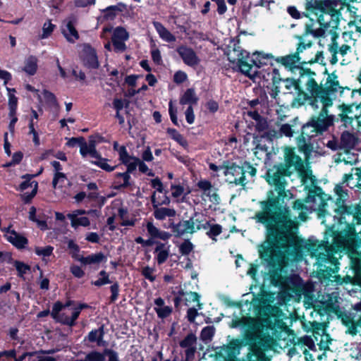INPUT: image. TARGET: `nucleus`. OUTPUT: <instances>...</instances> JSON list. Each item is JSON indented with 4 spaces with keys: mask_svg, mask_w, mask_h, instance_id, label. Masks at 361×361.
Masks as SVG:
<instances>
[{
    "mask_svg": "<svg viewBox=\"0 0 361 361\" xmlns=\"http://www.w3.org/2000/svg\"><path fill=\"white\" fill-rule=\"evenodd\" d=\"M296 171L302 178H306L307 173L304 161L295 152V149L287 147L284 150V162L274 164L268 169L263 176L267 183L274 186L278 195L274 197L271 190L268 192L267 199L259 202L261 209L257 212L254 219L256 222L265 228V235L279 236H298L299 223L292 216L291 210L284 200L293 197L289 190H286L288 184L286 177H290Z\"/></svg>",
    "mask_w": 361,
    "mask_h": 361,
    "instance_id": "f257e3e1",
    "label": "nucleus"
},
{
    "mask_svg": "<svg viewBox=\"0 0 361 361\" xmlns=\"http://www.w3.org/2000/svg\"><path fill=\"white\" fill-rule=\"evenodd\" d=\"M301 250L298 236L265 235V240L259 245V258L269 267V276L271 285L283 286L286 277L282 275L290 257H295Z\"/></svg>",
    "mask_w": 361,
    "mask_h": 361,
    "instance_id": "f03ea898",
    "label": "nucleus"
},
{
    "mask_svg": "<svg viewBox=\"0 0 361 361\" xmlns=\"http://www.w3.org/2000/svg\"><path fill=\"white\" fill-rule=\"evenodd\" d=\"M307 250L311 252L312 256L316 257L317 259V275L319 279H329L332 274L338 271L339 262L334 256V248L329 243L326 231L322 241H310L307 244Z\"/></svg>",
    "mask_w": 361,
    "mask_h": 361,
    "instance_id": "7ed1b4c3",
    "label": "nucleus"
},
{
    "mask_svg": "<svg viewBox=\"0 0 361 361\" xmlns=\"http://www.w3.org/2000/svg\"><path fill=\"white\" fill-rule=\"evenodd\" d=\"M342 224L345 225V228L342 231L336 230L334 225L326 230L329 238H333L331 245L334 248L335 254L344 250L348 252L356 245L357 233L354 224H349V220H346V223Z\"/></svg>",
    "mask_w": 361,
    "mask_h": 361,
    "instance_id": "20e7f679",
    "label": "nucleus"
},
{
    "mask_svg": "<svg viewBox=\"0 0 361 361\" xmlns=\"http://www.w3.org/2000/svg\"><path fill=\"white\" fill-rule=\"evenodd\" d=\"M234 48L233 51L237 53V58L231 59L228 56V59L233 65V68L250 79L257 77L264 81L268 82L271 78V70L255 71L252 72V65L248 63L250 53L244 49Z\"/></svg>",
    "mask_w": 361,
    "mask_h": 361,
    "instance_id": "39448f33",
    "label": "nucleus"
},
{
    "mask_svg": "<svg viewBox=\"0 0 361 361\" xmlns=\"http://www.w3.org/2000/svg\"><path fill=\"white\" fill-rule=\"evenodd\" d=\"M334 312L341 319V323L347 329L345 333L352 336H356L361 329V314L341 311L338 306L334 307Z\"/></svg>",
    "mask_w": 361,
    "mask_h": 361,
    "instance_id": "423d86ee",
    "label": "nucleus"
},
{
    "mask_svg": "<svg viewBox=\"0 0 361 361\" xmlns=\"http://www.w3.org/2000/svg\"><path fill=\"white\" fill-rule=\"evenodd\" d=\"M67 247L69 250V254L71 257L76 261H79L83 265L99 264L106 261V257L102 252L92 254L87 257L80 256L79 255L80 247L72 239L68 241Z\"/></svg>",
    "mask_w": 361,
    "mask_h": 361,
    "instance_id": "0eeeda50",
    "label": "nucleus"
},
{
    "mask_svg": "<svg viewBox=\"0 0 361 361\" xmlns=\"http://www.w3.org/2000/svg\"><path fill=\"white\" fill-rule=\"evenodd\" d=\"M334 116H329L323 118L317 116H312L310 120L304 124L305 133H314V136L322 135L329 127L334 125Z\"/></svg>",
    "mask_w": 361,
    "mask_h": 361,
    "instance_id": "6e6552de",
    "label": "nucleus"
},
{
    "mask_svg": "<svg viewBox=\"0 0 361 361\" xmlns=\"http://www.w3.org/2000/svg\"><path fill=\"white\" fill-rule=\"evenodd\" d=\"M312 333L316 341H319L318 345L321 350H329V343L331 338L329 334L326 333L325 324L322 322H313L311 323Z\"/></svg>",
    "mask_w": 361,
    "mask_h": 361,
    "instance_id": "1a4fd4ad",
    "label": "nucleus"
},
{
    "mask_svg": "<svg viewBox=\"0 0 361 361\" xmlns=\"http://www.w3.org/2000/svg\"><path fill=\"white\" fill-rule=\"evenodd\" d=\"M140 159L135 157V158H133L131 161H128L127 164H125L127 168L125 172H117L114 174V178L123 179V184H119L115 187L116 190H121L130 188L134 184V181L131 180L130 174L133 173L136 170L137 167H138Z\"/></svg>",
    "mask_w": 361,
    "mask_h": 361,
    "instance_id": "9d476101",
    "label": "nucleus"
},
{
    "mask_svg": "<svg viewBox=\"0 0 361 361\" xmlns=\"http://www.w3.org/2000/svg\"><path fill=\"white\" fill-rule=\"evenodd\" d=\"M80 59L82 65L88 69H97L99 67L97 51L90 44L83 45Z\"/></svg>",
    "mask_w": 361,
    "mask_h": 361,
    "instance_id": "9b49d317",
    "label": "nucleus"
},
{
    "mask_svg": "<svg viewBox=\"0 0 361 361\" xmlns=\"http://www.w3.org/2000/svg\"><path fill=\"white\" fill-rule=\"evenodd\" d=\"M246 339L250 344V356L248 361H269L267 355L263 351L262 344L256 341L258 337L253 333H247Z\"/></svg>",
    "mask_w": 361,
    "mask_h": 361,
    "instance_id": "f8f14e48",
    "label": "nucleus"
},
{
    "mask_svg": "<svg viewBox=\"0 0 361 361\" xmlns=\"http://www.w3.org/2000/svg\"><path fill=\"white\" fill-rule=\"evenodd\" d=\"M224 166L225 169L224 173L225 176L232 175L235 176L234 179L231 181V183H235L236 185H245V176L244 175L243 166H239L235 162L224 161Z\"/></svg>",
    "mask_w": 361,
    "mask_h": 361,
    "instance_id": "ddd939ff",
    "label": "nucleus"
},
{
    "mask_svg": "<svg viewBox=\"0 0 361 361\" xmlns=\"http://www.w3.org/2000/svg\"><path fill=\"white\" fill-rule=\"evenodd\" d=\"M255 122V129L259 135H254L255 139L259 137L261 140L266 139L272 141L274 138L277 137V132L274 129L269 128V123L266 117L262 116Z\"/></svg>",
    "mask_w": 361,
    "mask_h": 361,
    "instance_id": "4468645a",
    "label": "nucleus"
},
{
    "mask_svg": "<svg viewBox=\"0 0 361 361\" xmlns=\"http://www.w3.org/2000/svg\"><path fill=\"white\" fill-rule=\"evenodd\" d=\"M169 228L171 229L176 238H180L185 233L192 234L195 232V221L193 216L188 220H182L176 224L173 221L170 222Z\"/></svg>",
    "mask_w": 361,
    "mask_h": 361,
    "instance_id": "2eb2a0df",
    "label": "nucleus"
},
{
    "mask_svg": "<svg viewBox=\"0 0 361 361\" xmlns=\"http://www.w3.org/2000/svg\"><path fill=\"white\" fill-rule=\"evenodd\" d=\"M176 51L183 63L190 67H195L200 62L196 52L191 47L181 44L177 47Z\"/></svg>",
    "mask_w": 361,
    "mask_h": 361,
    "instance_id": "dca6fc26",
    "label": "nucleus"
},
{
    "mask_svg": "<svg viewBox=\"0 0 361 361\" xmlns=\"http://www.w3.org/2000/svg\"><path fill=\"white\" fill-rule=\"evenodd\" d=\"M197 336L192 332L187 334V336L179 342V345L182 348H185V359L183 361H192L195 358L197 350Z\"/></svg>",
    "mask_w": 361,
    "mask_h": 361,
    "instance_id": "f3484780",
    "label": "nucleus"
},
{
    "mask_svg": "<svg viewBox=\"0 0 361 361\" xmlns=\"http://www.w3.org/2000/svg\"><path fill=\"white\" fill-rule=\"evenodd\" d=\"M307 90L310 92V96L308 99V104L314 109L318 108V101L320 99L322 91V85H318L314 78H309L306 83Z\"/></svg>",
    "mask_w": 361,
    "mask_h": 361,
    "instance_id": "a211bd4d",
    "label": "nucleus"
},
{
    "mask_svg": "<svg viewBox=\"0 0 361 361\" xmlns=\"http://www.w3.org/2000/svg\"><path fill=\"white\" fill-rule=\"evenodd\" d=\"M348 256L350 259V268L355 274V279L361 286V251L353 247L348 252Z\"/></svg>",
    "mask_w": 361,
    "mask_h": 361,
    "instance_id": "6ab92c4d",
    "label": "nucleus"
},
{
    "mask_svg": "<svg viewBox=\"0 0 361 361\" xmlns=\"http://www.w3.org/2000/svg\"><path fill=\"white\" fill-rule=\"evenodd\" d=\"M340 212L345 214V219L346 217L351 218V221L349 224H354V228L356 225H361V205H349V207H341L339 209Z\"/></svg>",
    "mask_w": 361,
    "mask_h": 361,
    "instance_id": "aec40b11",
    "label": "nucleus"
},
{
    "mask_svg": "<svg viewBox=\"0 0 361 361\" xmlns=\"http://www.w3.org/2000/svg\"><path fill=\"white\" fill-rule=\"evenodd\" d=\"M151 201L154 209L153 215L157 220H164L166 217H173L176 216V211L174 209L167 207H158L160 205L159 202H157L156 200V192H153Z\"/></svg>",
    "mask_w": 361,
    "mask_h": 361,
    "instance_id": "412c9836",
    "label": "nucleus"
},
{
    "mask_svg": "<svg viewBox=\"0 0 361 361\" xmlns=\"http://www.w3.org/2000/svg\"><path fill=\"white\" fill-rule=\"evenodd\" d=\"M304 126H302L301 133L296 139V144L300 152L306 154H310L312 151V147L310 144V140L314 137V133H304Z\"/></svg>",
    "mask_w": 361,
    "mask_h": 361,
    "instance_id": "4be33fe9",
    "label": "nucleus"
},
{
    "mask_svg": "<svg viewBox=\"0 0 361 361\" xmlns=\"http://www.w3.org/2000/svg\"><path fill=\"white\" fill-rule=\"evenodd\" d=\"M105 325L101 324V326L97 329H92L89 332L87 336L84 338V341H89L90 343H97L98 346H106L107 342L104 340L105 335Z\"/></svg>",
    "mask_w": 361,
    "mask_h": 361,
    "instance_id": "5701e85b",
    "label": "nucleus"
},
{
    "mask_svg": "<svg viewBox=\"0 0 361 361\" xmlns=\"http://www.w3.org/2000/svg\"><path fill=\"white\" fill-rule=\"evenodd\" d=\"M300 56H298V54H291L284 56H278L274 59L277 63L282 64L284 67L290 71L298 70V67L300 66Z\"/></svg>",
    "mask_w": 361,
    "mask_h": 361,
    "instance_id": "b1692460",
    "label": "nucleus"
},
{
    "mask_svg": "<svg viewBox=\"0 0 361 361\" xmlns=\"http://www.w3.org/2000/svg\"><path fill=\"white\" fill-rule=\"evenodd\" d=\"M276 57H274L271 54H265L263 51H255L252 54V59L250 60L251 63L253 66H256L257 68H261L263 66L270 64L273 66V63L271 62V60H274Z\"/></svg>",
    "mask_w": 361,
    "mask_h": 361,
    "instance_id": "393cba45",
    "label": "nucleus"
},
{
    "mask_svg": "<svg viewBox=\"0 0 361 361\" xmlns=\"http://www.w3.org/2000/svg\"><path fill=\"white\" fill-rule=\"evenodd\" d=\"M126 9V5L123 2H118L116 5L107 6L102 12L104 13L103 18L106 20H114L118 12H123Z\"/></svg>",
    "mask_w": 361,
    "mask_h": 361,
    "instance_id": "a878e982",
    "label": "nucleus"
},
{
    "mask_svg": "<svg viewBox=\"0 0 361 361\" xmlns=\"http://www.w3.org/2000/svg\"><path fill=\"white\" fill-rule=\"evenodd\" d=\"M146 228L148 235L153 239H160L164 241H167L171 238V234L167 231H161L157 228L152 221H148L146 225Z\"/></svg>",
    "mask_w": 361,
    "mask_h": 361,
    "instance_id": "bb28decb",
    "label": "nucleus"
},
{
    "mask_svg": "<svg viewBox=\"0 0 361 361\" xmlns=\"http://www.w3.org/2000/svg\"><path fill=\"white\" fill-rule=\"evenodd\" d=\"M6 239L14 247L19 250L25 248L26 245L28 244V239L15 230L11 231V235L7 236Z\"/></svg>",
    "mask_w": 361,
    "mask_h": 361,
    "instance_id": "cd10ccee",
    "label": "nucleus"
},
{
    "mask_svg": "<svg viewBox=\"0 0 361 361\" xmlns=\"http://www.w3.org/2000/svg\"><path fill=\"white\" fill-rule=\"evenodd\" d=\"M76 23V18L75 17L69 18L68 23L66 24V28L68 32H66V30L63 31V33L69 42H75V40L79 39V34L77 31L75 24Z\"/></svg>",
    "mask_w": 361,
    "mask_h": 361,
    "instance_id": "c85d7f7f",
    "label": "nucleus"
},
{
    "mask_svg": "<svg viewBox=\"0 0 361 361\" xmlns=\"http://www.w3.org/2000/svg\"><path fill=\"white\" fill-rule=\"evenodd\" d=\"M357 139L355 135L345 130L341 135L340 149H351L357 144Z\"/></svg>",
    "mask_w": 361,
    "mask_h": 361,
    "instance_id": "c756f323",
    "label": "nucleus"
},
{
    "mask_svg": "<svg viewBox=\"0 0 361 361\" xmlns=\"http://www.w3.org/2000/svg\"><path fill=\"white\" fill-rule=\"evenodd\" d=\"M153 25L162 39L167 42H173L176 41V37L169 31L161 23L154 21Z\"/></svg>",
    "mask_w": 361,
    "mask_h": 361,
    "instance_id": "7c9ffc66",
    "label": "nucleus"
},
{
    "mask_svg": "<svg viewBox=\"0 0 361 361\" xmlns=\"http://www.w3.org/2000/svg\"><path fill=\"white\" fill-rule=\"evenodd\" d=\"M326 83L329 84V86L323 87L322 86V91L323 93H335L338 91V89L340 90V94H341L343 92L345 89L350 90V88L348 87H343L340 86L339 82L337 80H334L332 78H327Z\"/></svg>",
    "mask_w": 361,
    "mask_h": 361,
    "instance_id": "2f4dec72",
    "label": "nucleus"
},
{
    "mask_svg": "<svg viewBox=\"0 0 361 361\" xmlns=\"http://www.w3.org/2000/svg\"><path fill=\"white\" fill-rule=\"evenodd\" d=\"M51 164L54 167V169L56 171L54 175L53 180H52V186L54 188H56L59 180L67 179V177L64 173L61 172V171H62V169H63V167L59 161H53L51 162Z\"/></svg>",
    "mask_w": 361,
    "mask_h": 361,
    "instance_id": "473e14b6",
    "label": "nucleus"
},
{
    "mask_svg": "<svg viewBox=\"0 0 361 361\" xmlns=\"http://www.w3.org/2000/svg\"><path fill=\"white\" fill-rule=\"evenodd\" d=\"M29 75H34L37 71V59L36 56L30 55L29 56L25 61V66L23 68Z\"/></svg>",
    "mask_w": 361,
    "mask_h": 361,
    "instance_id": "72a5a7b5",
    "label": "nucleus"
},
{
    "mask_svg": "<svg viewBox=\"0 0 361 361\" xmlns=\"http://www.w3.org/2000/svg\"><path fill=\"white\" fill-rule=\"evenodd\" d=\"M198 102V97L196 96L195 90L193 88H188L184 92L183 95L180 99V103L184 104H196Z\"/></svg>",
    "mask_w": 361,
    "mask_h": 361,
    "instance_id": "f704fd0d",
    "label": "nucleus"
},
{
    "mask_svg": "<svg viewBox=\"0 0 361 361\" xmlns=\"http://www.w3.org/2000/svg\"><path fill=\"white\" fill-rule=\"evenodd\" d=\"M331 274L329 279L321 280L331 281V283H334L336 286H341L343 284H349L353 283V278L351 277L350 276L346 275L342 277L341 275L338 274Z\"/></svg>",
    "mask_w": 361,
    "mask_h": 361,
    "instance_id": "c9c22d12",
    "label": "nucleus"
},
{
    "mask_svg": "<svg viewBox=\"0 0 361 361\" xmlns=\"http://www.w3.org/2000/svg\"><path fill=\"white\" fill-rule=\"evenodd\" d=\"M7 90L8 91V109L9 113L8 116H13L17 113L18 108V97L15 96L14 94L11 93V92H15L16 90L14 88L7 87Z\"/></svg>",
    "mask_w": 361,
    "mask_h": 361,
    "instance_id": "e433bc0d",
    "label": "nucleus"
},
{
    "mask_svg": "<svg viewBox=\"0 0 361 361\" xmlns=\"http://www.w3.org/2000/svg\"><path fill=\"white\" fill-rule=\"evenodd\" d=\"M241 347V342L238 339H233L227 345V355L230 358L235 357L239 354Z\"/></svg>",
    "mask_w": 361,
    "mask_h": 361,
    "instance_id": "4c0bfd02",
    "label": "nucleus"
},
{
    "mask_svg": "<svg viewBox=\"0 0 361 361\" xmlns=\"http://www.w3.org/2000/svg\"><path fill=\"white\" fill-rule=\"evenodd\" d=\"M283 82L285 83V88L288 93H292L293 91L296 92V90L301 86V80L300 78L294 79L292 78H288L283 80Z\"/></svg>",
    "mask_w": 361,
    "mask_h": 361,
    "instance_id": "58836bf2",
    "label": "nucleus"
},
{
    "mask_svg": "<svg viewBox=\"0 0 361 361\" xmlns=\"http://www.w3.org/2000/svg\"><path fill=\"white\" fill-rule=\"evenodd\" d=\"M68 217L71 219V226L73 228H77L79 226L86 227L90 224V219L86 216L78 217L76 215L69 214Z\"/></svg>",
    "mask_w": 361,
    "mask_h": 361,
    "instance_id": "ea45409f",
    "label": "nucleus"
},
{
    "mask_svg": "<svg viewBox=\"0 0 361 361\" xmlns=\"http://www.w3.org/2000/svg\"><path fill=\"white\" fill-rule=\"evenodd\" d=\"M36 208L32 206L29 211V219L33 222L37 223L41 230H46L48 228L47 222L46 220H40L36 216Z\"/></svg>",
    "mask_w": 361,
    "mask_h": 361,
    "instance_id": "a19ab883",
    "label": "nucleus"
},
{
    "mask_svg": "<svg viewBox=\"0 0 361 361\" xmlns=\"http://www.w3.org/2000/svg\"><path fill=\"white\" fill-rule=\"evenodd\" d=\"M345 200L343 199V196H338L336 200V208L335 209V212L338 216V223L342 224L343 223H346V220L345 219V214H343L340 212V207H349V205L345 204Z\"/></svg>",
    "mask_w": 361,
    "mask_h": 361,
    "instance_id": "79ce46f5",
    "label": "nucleus"
},
{
    "mask_svg": "<svg viewBox=\"0 0 361 361\" xmlns=\"http://www.w3.org/2000/svg\"><path fill=\"white\" fill-rule=\"evenodd\" d=\"M209 230L207 231L206 235L212 240L216 241V237L222 233V226L220 224H211Z\"/></svg>",
    "mask_w": 361,
    "mask_h": 361,
    "instance_id": "37998d69",
    "label": "nucleus"
},
{
    "mask_svg": "<svg viewBox=\"0 0 361 361\" xmlns=\"http://www.w3.org/2000/svg\"><path fill=\"white\" fill-rule=\"evenodd\" d=\"M36 177V175H31L29 173L24 174L21 176V178L25 179L24 181H23L18 188V190H20L21 192H23L26 189H27L29 187H34L35 183L33 181H31V179Z\"/></svg>",
    "mask_w": 361,
    "mask_h": 361,
    "instance_id": "c03bdc74",
    "label": "nucleus"
},
{
    "mask_svg": "<svg viewBox=\"0 0 361 361\" xmlns=\"http://www.w3.org/2000/svg\"><path fill=\"white\" fill-rule=\"evenodd\" d=\"M104 350L103 353L97 350H92L88 353L84 360H79V361H104Z\"/></svg>",
    "mask_w": 361,
    "mask_h": 361,
    "instance_id": "a18cd8bd",
    "label": "nucleus"
},
{
    "mask_svg": "<svg viewBox=\"0 0 361 361\" xmlns=\"http://www.w3.org/2000/svg\"><path fill=\"white\" fill-rule=\"evenodd\" d=\"M109 159L106 158L102 157L99 160L92 161L91 163L99 167L102 170L106 172H111L115 170L117 166H111L107 162Z\"/></svg>",
    "mask_w": 361,
    "mask_h": 361,
    "instance_id": "49530a36",
    "label": "nucleus"
},
{
    "mask_svg": "<svg viewBox=\"0 0 361 361\" xmlns=\"http://www.w3.org/2000/svg\"><path fill=\"white\" fill-rule=\"evenodd\" d=\"M154 254L155 255L154 259L158 265H161L166 262L170 256V249L161 250L158 252L154 251Z\"/></svg>",
    "mask_w": 361,
    "mask_h": 361,
    "instance_id": "de8ad7c7",
    "label": "nucleus"
},
{
    "mask_svg": "<svg viewBox=\"0 0 361 361\" xmlns=\"http://www.w3.org/2000/svg\"><path fill=\"white\" fill-rule=\"evenodd\" d=\"M166 133L171 139L177 142L180 145L186 144V141L184 140L183 135L176 129L168 128L166 129Z\"/></svg>",
    "mask_w": 361,
    "mask_h": 361,
    "instance_id": "09e8293b",
    "label": "nucleus"
},
{
    "mask_svg": "<svg viewBox=\"0 0 361 361\" xmlns=\"http://www.w3.org/2000/svg\"><path fill=\"white\" fill-rule=\"evenodd\" d=\"M13 263L18 271V276L19 277H23L24 274L30 270V266L23 262L14 260Z\"/></svg>",
    "mask_w": 361,
    "mask_h": 361,
    "instance_id": "8fccbe9b",
    "label": "nucleus"
},
{
    "mask_svg": "<svg viewBox=\"0 0 361 361\" xmlns=\"http://www.w3.org/2000/svg\"><path fill=\"white\" fill-rule=\"evenodd\" d=\"M215 328L213 326L204 327L200 333V338L203 341H211L214 336Z\"/></svg>",
    "mask_w": 361,
    "mask_h": 361,
    "instance_id": "3c124183",
    "label": "nucleus"
},
{
    "mask_svg": "<svg viewBox=\"0 0 361 361\" xmlns=\"http://www.w3.org/2000/svg\"><path fill=\"white\" fill-rule=\"evenodd\" d=\"M129 38V34L127 30L121 26L116 27L114 30L111 39H116L121 40H128Z\"/></svg>",
    "mask_w": 361,
    "mask_h": 361,
    "instance_id": "603ef678",
    "label": "nucleus"
},
{
    "mask_svg": "<svg viewBox=\"0 0 361 361\" xmlns=\"http://www.w3.org/2000/svg\"><path fill=\"white\" fill-rule=\"evenodd\" d=\"M118 154H119V160L121 161L123 164H127L128 161H131L133 158H135L134 156H130L126 147V146L122 145L119 147L118 150Z\"/></svg>",
    "mask_w": 361,
    "mask_h": 361,
    "instance_id": "864d4df0",
    "label": "nucleus"
},
{
    "mask_svg": "<svg viewBox=\"0 0 361 361\" xmlns=\"http://www.w3.org/2000/svg\"><path fill=\"white\" fill-rule=\"evenodd\" d=\"M33 183H35V186L33 187V189L31 191V192H24L21 195L22 200L25 204L30 203L32 200L35 197L37 192L38 183L36 180H33Z\"/></svg>",
    "mask_w": 361,
    "mask_h": 361,
    "instance_id": "5fc2aeb1",
    "label": "nucleus"
},
{
    "mask_svg": "<svg viewBox=\"0 0 361 361\" xmlns=\"http://www.w3.org/2000/svg\"><path fill=\"white\" fill-rule=\"evenodd\" d=\"M43 95L45 102L47 105L51 106H58V102L55 94L47 90H44Z\"/></svg>",
    "mask_w": 361,
    "mask_h": 361,
    "instance_id": "6e6d98bb",
    "label": "nucleus"
},
{
    "mask_svg": "<svg viewBox=\"0 0 361 361\" xmlns=\"http://www.w3.org/2000/svg\"><path fill=\"white\" fill-rule=\"evenodd\" d=\"M194 245L189 239H185L179 246V251L182 255H189L193 250Z\"/></svg>",
    "mask_w": 361,
    "mask_h": 361,
    "instance_id": "4d7b16f0",
    "label": "nucleus"
},
{
    "mask_svg": "<svg viewBox=\"0 0 361 361\" xmlns=\"http://www.w3.org/2000/svg\"><path fill=\"white\" fill-rule=\"evenodd\" d=\"M157 317L160 319H165L171 315L173 308L170 306H164L163 307H154Z\"/></svg>",
    "mask_w": 361,
    "mask_h": 361,
    "instance_id": "13d9d810",
    "label": "nucleus"
},
{
    "mask_svg": "<svg viewBox=\"0 0 361 361\" xmlns=\"http://www.w3.org/2000/svg\"><path fill=\"white\" fill-rule=\"evenodd\" d=\"M295 92L297 93L295 101L300 106L304 105L305 102L308 101L310 95L305 92L301 86L296 90Z\"/></svg>",
    "mask_w": 361,
    "mask_h": 361,
    "instance_id": "bf43d9fd",
    "label": "nucleus"
},
{
    "mask_svg": "<svg viewBox=\"0 0 361 361\" xmlns=\"http://www.w3.org/2000/svg\"><path fill=\"white\" fill-rule=\"evenodd\" d=\"M54 247L51 245H47L44 247H35V252L38 256L49 257L52 255Z\"/></svg>",
    "mask_w": 361,
    "mask_h": 361,
    "instance_id": "052dcab7",
    "label": "nucleus"
},
{
    "mask_svg": "<svg viewBox=\"0 0 361 361\" xmlns=\"http://www.w3.org/2000/svg\"><path fill=\"white\" fill-rule=\"evenodd\" d=\"M55 25L52 24L51 21L44 23L42 27V34L40 35L41 39H46L49 37L53 32Z\"/></svg>",
    "mask_w": 361,
    "mask_h": 361,
    "instance_id": "680f3d73",
    "label": "nucleus"
},
{
    "mask_svg": "<svg viewBox=\"0 0 361 361\" xmlns=\"http://www.w3.org/2000/svg\"><path fill=\"white\" fill-rule=\"evenodd\" d=\"M111 296L109 298V302L111 303L115 302L119 295L120 286L118 283L116 281L110 286Z\"/></svg>",
    "mask_w": 361,
    "mask_h": 361,
    "instance_id": "e2e57ef3",
    "label": "nucleus"
},
{
    "mask_svg": "<svg viewBox=\"0 0 361 361\" xmlns=\"http://www.w3.org/2000/svg\"><path fill=\"white\" fill-rule=\"evenodd\" d=\"M155 269L149 266H146L142 268L141 271V274L147 280L151 282H154L156 280V276L153 275Z\"/></svg>",
    "mask_w": 361,
    "mask_h": 361,
    "instance_id": "0e129e2a",
    "label": "nucleus"
},
{
    "mask_svg": "<svg viewBox=\"0 0 361 361\" xmlns=\"http://www.w3.org/2000/svg\"><path fill=\"white\" fill-rule=\"evenodd\" d=\"M169 113L170 115V118L172 121V123L179 127V123L178 121V117H177V109L176 107L173 106V102L171 100L169 103Z\"/></svg>",
    "mask_w": 361,
    "mask_h": 361,
    "instance_id": "69168bd1",
    "label": "nucleus"
},
{
    "mask_svg": "<svg viewBox=\"0 0 361 361\" xmlns=\"http://www.w3.org/2000/svg\"><path fill=\"white\" fill-rule=\"evenodd\" d=\"M125 41L126 40L111 39V42L115 52H123L126 50L127 47L126 44H125Z\"/></svg>",
    "mask_w": 361,
    "mask_h": 361,
    "instance_id": "338daca9",
    "label": "nucleus"
},
{
    "mask_svg": "<svg viewBox=\"0 0 361 361\" xmlns=\"http://www.w3.org/2000/svg\"><path fill=\"white\" fill-rule=\"evenodd\" d=\"M324 29L325 28L322 27L318 29L313 30L312 25L310 24V25H306L305 32L307 34H311L315 37H320L324 35V33H325Z\"/></svg>",
    "mask_w": 361,
    "mask_h": 361,
    "instance_id": "774afa93",
    "label": "nucleus"
}]
</instances>
